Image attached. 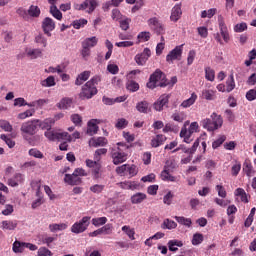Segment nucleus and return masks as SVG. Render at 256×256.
<instances>
[{
  "label": "nucleus",
  "mask_w": 256,
  "mask_h": 256,
  "mask_svg": "<svg viewBox=\"0 0 256 256\" xmlns=\"http://www.w3.org/2000/svg\"><path fill=\"white\" fill-rule=\"evenodd\" d=\"M127 149L129 146L125 143L118 142L117 146L111 149L112 163L114 165H121L127 161Z\"/></svg>",
  "instance_id": "obj_1"
},
{
  "label": "nucleus",
  "mask_w": 256,
  "mask_h": 256,
  "mask_svg": "<svg viewBox=\"0 0 256 256\" xmlns=\"http://www.w3.org/2000/svg\"><path fill=\"white\" fill-rule=\"evenodd\" d=\"M50 13L58 21H61L63 19V14L60 10L57 9V5L50 6Z\"/></svg>",
  "instance_id": "obj_42"
},
{
  "label": "nucleus",
  "mask_w": 256,
  "mask_h": 256,
  "mask_svg": "<svg viewBox=\"0 0 256 256\" xmlns=\"http://www.w3.org/2000/svg\"><path fill=\"white\" fill-rule=\"evenodd\" d=\"M38 256H53V252L47 247H40L37 252Z\"/></svg>",
  "instance_id": "obj_62"
},
{
  "label": "nucleus",
  "mask_w": 256,
  "mask_h": 256,
  "mask_svg": "<svg viewBox=\"0 0 256 256\" xmlns=\"http://www.w3.org/2000/svg\"><path fill=\"white\" fill-rule=\"evenodd\" d=\"M137 173H139V170L137 169L136 165L127 164L126 175H129V177H135Z\"/></svg>",
  "instance_id": "obj_45"
},
{
  "label": "nucleus",
  "mask_w": 256,
  "mask_h": 256,
  "mask_svg": "<svg viewBox=\"0 0 256 256\" xmlns=\"http://www.w3.org/2000/svg\"><path fill=\"white\" fill-rule=\"evenodd\" d=\"M215 190L218 193V197H221V199H225V197H227V190H225L223 184H217L215 186Z\"/></svg>",
  "instance_id": "obj_47"
},
{
  "label": "nucleus",
  "mask_w": 256,
  "mask_h": 256,
  "mask_svg": "<svg viewBox=\"0 0 256 256\" xmlns=\"http://www.w3.org/2000/svg\"><path fill=\"white\" fill-rule=\"evenodd\" d=\"M98 6L99 3L97 2V0H85L81 4L75 3L74 9L76 11H86V13L91 14L93 13V11H95V9H97Z\"/></svg>",
  "instance_id": "obj_7"
},
{
  "label": "nucleus",
  "mask_w": 256,
  "mask_h": 256,
  "mask_svg": "<svg viewBox=\"0 0 256 256\" xmlns=\"http://www.w3.org/2000/svg\"><path fill=\"white\" fill-rule=\"evenodd\" d=\"M173 197H175V194H173L171 191H168L167 194L163 197V204L171 205V203H173Z\"/></svg>",
  "instance_id": "obj_58"
},
{
  "label": "nucleus",
  "mask_w": 256,
  "mask_h": 256,
  "mask_svg": "<svg viewBox=\"0 0 256 256\" xmlns=\"http://www.w3.org/2000/svg\"><path fill=\"white\" fill-rule=\"evenodd\" d=\"M145 199H147V194L143 192H137L131 196L130 201L133 205H139L143 203Z\"/></svg>",
  "instance_id": "obj_22"
},
{
  "label": "nucleus",
  "mask_w": 256,
  "mask_h": 256,
  "mask_svg": "<svg viewBox=\"0 0 256 256\" xmlns=\"http://www.w3.org/2000/svg\"><path fill=\"white\" fill-rule=\"evenodd\" d=\"M102 235H111L113 233V224H106L100 228Z\"/></svg>",
  "instance_id": "obj_55"
},
{
  "label": "nucleus",
  "mask_w": 256,
  "mask_h": 256,
  "mask_svg": "<svg viewBox=\"0 0 256 256\" xmlns=\"http://www.w3.org/2000/svg\"><path fill=\"white\" fill-rule=\"evenodd\" d=\"M215 13H217V9L216 8H210L209 10H203L201 12V18L202 19H211Z\"/></svg>",
  "instance_id": "obj_44"
},
{
  "label": "nucleus",
  "mask_w": 256,
  "mask_h": 256,
  "mask_svg": "<svg viewBox=\"0 0 256 256\" xmlns=\"http://www.w3.org/2000/svg\"><path fill=\"white\" fill-rule=\"evenodd\" d=\"M129 125V121L125 118H119L115 124L116 129H125Z\"/></svg>",
  "instance_id": "obj_61"
},
{
  "label": "nucleus",
  "mask_w": 256,
  "mask_h": 256,
  "mask_svg": "<svg viewBox=\"0 0 256 256\" xmlns=\"http://www.w3.org/2000/svg\"><path fill=\"white\" fill-rule=\"evenodd\" d=\"M202 99H206V101H215V99H217V91L213 89L202 90Z\"/></svg>",
  "instance_id": "obj_26"
},
{
  "label": "nucleus",
  "mask_w": 256,
  "mask_h": 256,
  "mask_svg": "<svg viewBox=\"0 0 256 256\" xmlns=\"http://www.w3.org/2000/svg\"><path fill=\"white\" fill-rule=\"evenodd\" d=\"M243 171L248 177H253V175H255V170L251 163H244Z\"/></svg>",
  "instance_id": "obj_46"
},
{
  "label": "nucleus",
  "mask_w": 256,
  "mask_h": 256,
  "mask_svg": "<svg viewBox=\"0 0 256 256\" xmlns=\"http://www.w3.org/2000/svg\"><path fill=\"white\" fill-rule=\"evenodd\" d=\"M218 25L220 29V34L224 39L225 43H229V31L227 30V25L225 24V18L223 16H218Z\"/></svg>",
  "instance_id": "obj_13"
},
{
  "label": "nucleus",
  "mask_w": 256,
  "mask_h": 256,
  "mask_svg": "<svg viewBox=\"0 0 256 256\" xmlns=\"http://www.w3.org/2000/svg\"><path fill=\"white\" fill-rule=\"evenodd\" d=\"M167 141V137L163 134H158L151 140V146L154 148L161 147Z\"/></svg>",
  "instance_id": "obj_27"
},
{
  "label": "nucleus",
  "mask_w": 256,
  "mask_h": 256,
  "mask_svg": "<svg viewBox=\"0 0 256 256\" xmlns=\"http://www.w3.org/2000/svg\"><path fill=\"white\" fill-rule=\"evenodd\" d=\"M23 181V175L16 174L13 178L8 179V185L10 187H17L19 183Z\"/></svg>",
  "instance_id": "obj_39"
},
{
  "label": "nucleus",
  "mask_w": 256,
  "mask_h": 256,
  "mask_svg": "<svg viewBox=\"0 0 256 256\" xmlns=\"http://www.w3.org/2000/svg\"><path fill=\"white\" fill-rule=\"evenodd\" d=\"M137 39V43H145L151 39V33L147 31L140 32L137 36Z\"/></svg>",
  "instance_id": "obj_43"
},
{
  "label": "nucleus",
  "mask_w": 256,
  "mask_h": 256,
  "mask_svg": "<svg viewBox=\"0 0 256 256\" xmlns=\"http://www.w3.org/2000/svg\"><path fill=\"white\" fill-rule=\"evenodd\" d=\"M54 123H55V120L53 118H47L44 121L38 120V127H41L42 129H46V131H49L51 127H53Z\"/></svg>",
  "instance_id": "obj_31"
},
{
  "label": "nucleus",
  "mask_w": 256,
  "mask_h": 256,
  "mask_svg": "<svg viewBox=\"0 0 256 256\" xmlns=\"http://www.w3.org/2000/svg\"><path fill=\"white\" fill-rule=\"evenodd\" d=\"M3 231H15L17 229V220H4L1 223Z\"/></svg>",
  "instance_id": "obj_23"
},
{
  "label": "nucleus",
  "mask_w": 256,
  "mask_h": 256,
  "mask_svg": "<svg viewBox=\"0 0 256 256\" xmlns=\"http://www.w3.org/2000/svg\"><path fill=\"white\" fill-rule=\"evenodd\" d=\"M107 155V149L106 148H100L97 149L94 153V159L95 161H101V156Z\"/></svg>",
  "instance_id": "obj_60"
},
{
  "label": "nucleus",
  "mask_w": 256,
  "mask_h": 256,
  "mask_svg": "<svg viewBox=\"0 0 256 256\" xmlns=\"http://www.w3.org/2000/svg\"><path fill=\"white\" fill-rule=\"evenodd\" d=\"M126 89L132 93H135V91H139V84L133 80H129L126 84Z\"/></svg>",
  "instance_id": "obj_48"
},
{
  "label": "nucleus",
  "mask_w": 256,
  "mask_h": 256,
  "mask_svg": "<svg viewBox=\"0 0 256 256\" xmlns=\"http://www.w3.org/2000/svg\"><path fill=\"white\" fill-rule=\"evenodd\" d=\"M174 219L179 223L180 225H184V227H191L193 225V222L191 221V218H185L183 216H175Z\"/></svg>",
  "instance_id": "obj_38"
},
{
  "label": "nucleus",
  "mask_w": 256,
  "mask_h": 256,
  "mask_svg": "<svg viewBox=\"0 0 256 256\" xmlns=\"http://www.w3.org/2000/svg\"><path fill=\"white\" fill-rule=\"evenodd\" d=\"M123 233L131 239V241H135V229L131 228V226L125 225L122 227Z\"/></svg>",
  "instance_id": "obj_40"
},
{
  "label": "nucleus",
  "mask_w": 256,
  "mask_h": 256,
  "mask_svg": "<svg viewBox=\"0 0 256 256\" xmlns=\"http://www.w3.org/2000/svg\"><path fill=\"white\" fill-rule=\"evenodd\" d=\"M235 197H240L242 203H249V198L247 197V192L243 188H237L234 192Z\"/></svg>",
  "instance_id": "obj_34"
},
{
  "label": "nucleus",
  "mask_w": 256,
  "mask_h": 256,
  "mask_svg": "<svg viewBox=\"0 0 256 256\" xmlns=\"http://www.w3.org/2000/svg\"><path fill=\"white\" fill-rule=\"evenodd\" d=\"M171 165H173L172 161H166L164 170L161 172V179L162 181H170L171 183H175V181H177V177L171 175Z\"/></svg>",
  "instance_id": "obj_10"
},
{
  "label": "nucleus",
  "mask_w": 256,
  "mask_h": 256,
  "mask_svg": "<svg viewBox=\"0 0 256 256\" xmlns=\"http://www.w3.org/2000/svg\"><path fill=\"white\" fill-rule=\"evenodd\" d=\"M80 137L81 133H79V131H75L72 135H70L68 132H63V141H66L67 143L77 141V139Z\"/></svg>",
  "instance_id": "obj_30"
},
{
  "label": "nucleus",
  "mask_w": 256,
  "mask_h": 256,
  "mask_svg": "<svg viewBox=\"0 0 256 256\" xmlns=\"http://www.w3.org/2000/svg\"><path fill=\"white\" fill-rule=\"evenodd\" d=\"M13 253H23L25 251V242L19 240L14 241L12 244Z\"/></svg>",
  "instance_id": "obj_35"
},
{
  "label": "nucleus",
  "mask_w": 256,
  "mask_h": 256,
  "mask_svg": "<svg viewBox=\"0 0 256 256\" xmlns=\"http://www.w3.org/2000/svg\"><path fill=\"white\" fill-rule=\"evenodd\" d=\"M187 125H189V121H186L184 127L181 129L180 137L184 143H191L193 141V134L187 129Z\"/></svg>",
  "instance_id": "obj_16"
},
{
  "label": "nucleus",
  "mask_w": 256,
  "mask_h": 256,
  "mask_svg": "<svg viewBox=\"0 0 256 256\" xmlns=\"http://www.w3.org/2000/svg\"><path fill=\"white\" fill-rule=\"evenodd\" d=\"M45 73H58V75H61V73H65V64H60L56 67L50 66L45 70Z\"/></svg>",
  "instance_id": "obj_37"
},
{
  "label": "nucleus",
  "mask_w": 256,
  "mask_h": 256,
  "mask_svg": "<svg viewBox=\"0 0 256 256\" xmlns=\"http://www.w3.org/2000/svg\"><path fill=\"white\" fill-rule=\"evenodd\" d=\"M181 15H183V12L181 11V5L176 4L172 8V12H171V15H170V20L174 21V23H177V20L181 19Z\"/></svg>",
  "instance_id": "obj_24"
},
{
  "label": "nucleus",
  "mask_w": 256,
  "mask_h": 256,
  "mask_svg": "<svg viewBox=\"0 0 256 256\" xmlns=\"http://www.w3.org/2000/svg\"><path fill=\"white\" fill-rule=\"evenodd\" d=\"M42 29L45 35L51 37V31H55V21L49 17H46L42 22Z\"/></svg>",
  "instance_id": "obj_14"
},
{
  "label": "nucleus",
  "mask_w": 256,
  "mask_h": 256,
  "mask_svg": "<svg viewBox=\"0 0 256 256\" xmlns=\"http://www.w3.org/2000/svg\"><path fill=\"white\" fill-rule=\"evenodd\" d=\"M99 123H101V120L99 119H92L88 122L87 125V134L88 135H97V131H99Z\"/></svg>",
  "instance_id": "obj_17"
},
{
  "label": "nucleus",
  "mask_w": 256,
  "mask_h": 256,
  "mask_svg": "<svg viewBox=\"0 0 256 256\" xmlns=\"http://www.w3.org/2000/svg\"><path fill=\"white\" fill-rule=\"evenodd\" d=\"M163 225L165 229H177V222L170 220V219H165L163 221Z\"/></svg>",
  "instance_id": "obj_56"
},
{
  "label": "nucleus",
  "mask_w": 256,
  "mask_h": 256,
  "mask_svg": "<svg viewBox=\"0 0 256 256\" xmlns=\"http://www.w3.org/2000/svg\"><path fill=\"white\" fill-rule=\"evenodd\" d=\"M167 245H168L169 251H172L173 253H175L179 251L178 247H183V241L174 239V240L168 241Z\"/></svg>",
  "instance_id": "obj_29"
},
{
  "label": "nucleus",
  "mask_w": 256,
  "mask_h": 256,
  "mask_svg": "<svg viewBox=\"0 0 256 256\" xmlns=\"http://www.w3.org/2000/svg\"><path fill=\"white\" fill-rule=\"evenodd\" d=\"M99 43V38L96 36H92L89 38H86L82 42V47H86L87 49H93V47H97V44Z\"/></svg>",
  "instance_id": "obj_25"
},
{
  "label": "nucleus",
  "mask_w": 256,
  "mask_h": 256,
  "mask_svg": "<svg viewBox=\"0 0 256 256\" xmlns=\"http://www.w3.org/2000/svg\"><path fill=\"white\" fill-rule=\"evenodd\" d=\"M89 225H91V217L84 216L79 221H76L70 228L71 233L75 235H80V233H85L87 229H89Z\"/></svg>",
  "instance_id": "obj_5"
},
{
  "label": "nucleus",
  "mask_w": 256,
  "mask_h": 256,
  "mask_svg": "<svg viewBox=\"0 0 256 256\" xmlns=\"http://www.w3.org/2000/svg\"><path fill=\"white\" fill-rule=\"evenodd\" d=\"M149 57H151V49L149 48H144L143 52L137 54L134 57V61L141 67L149 61Z\"/></svg>",
  "instance_id": "obj_12"
},
{
  "label": "nucleus",
  "mask_w": 256,
  "mask_h": 256,
  "mask_svg": "<svg viewBox=\"0 0 256 256\" xmlns=\"http://www.w3.org/2000/svg\"><path fill=\"white\" fill-rule=\"evenodd\" d=\"M26 55L30 59H39V57H43V50L40 48L26 49Z\"/></svg>",
  "instance_id": "obj_28"
},
{
  "label": "nucleus",
  "mask_w": 256,
  "mask_h": 256,
  "mask_svg": "<svg viewBox=\"0 0 256 256\" xmlns=\"http://www.w3.org/2000/svg\"><path fill=\"white\" fill-rule=\"evenodd\" d=\"M85 25H87V19L85 18L74 20L72 23V26L74 27V29H81L85 27Z\"/></svg>",
  "instance_id": "obj_50"
},
{
  "label": "nucleus",
  "mask_w": 256,
  "mask_h": 256,
  "mask_svg": "<svg viewBox=\"0 0 256 256\" xmlns=\"http://www.w3.org/2000/svg\"><path fill=\"white\" fill-rule=\"evenodd\" d=\"M203 243V234L196 233L192 238V245H201Z\"/></svg>",
  "instance_id": "obj_59"
},
{
  "label": "nucleus",
  "mask_w": 256,
  "mask_h": 256,
  "mask_svg": "<svg viewBox=\"0 0 256 256\" xmlns=\"http://www.w3.org/2000/svg\"><path fill=\"white\" fill-rule=\"evenodd\" d=\"M183 55V44L176 46L166 56L167 63H173V61H181Z\"/></svg>",
  "instance_id": "obj_9"
},
{
  "label": "nucleus",
  "mask_w": 256,
  "mask_h": 256,
  "mask_svg": "<svg viewBox=\"0 0 256 256\" xmlns=\"http://www.w3.org/2000/svg\"><path fill=\"white\" fill-rule=\"evenodd\" d=\"M235 89V77L233 74H230L228 79L226 80V92L231 93Z\"/></svg>",
  "instance_id": "obj_41"
},
{
  "label": "nucleus",
  "mask_w": 256,
  "mask_h": 256,
  "mask_svg": "<svg viewBox=\"0 0 256 256\" xmlns=\"http://www.w3.org/2000/svg\"><path fill=\"white\" fill-rule=\"evenodd\" d=\"M148 25L158 35H163V33H165V25H163V23H161L157 17L150 18L148 20Z\"/></svg>",
  "instance_id": "obj_11"
},
{
  "label": "nucleus",
  "mask_w": 256,
  "mask_h": 256,
  "mask_svg": "<svg viewBox=\"0 0 256 256\" xmlns=\"http://www.w3.org/2000/svg\"><path fill=\"white\" fill-rule=\"evenodd\" d=\"M241 171V162H235V164L231 168V173L233 177H237Z\"/></svg>",
  "instance_id": "obj_63"
},
{
  "label": "nucleus",
  "mask_w": 256,
  "mask_h": 256,
  "mask_svg": "<svg viewBox=\"0 0 256 256\" xmlns=\"http://www.w3.org/2000/svg\"><path fill=\"white\" fill-rule=\"evenodd\" d=\"M165 74L161 70H156L149 79L147 83L148 89H155V87H166Z\"/></svg>",
  "instance_id": "obj_4"
},
{
  "label": "nucleus",
  "mask_w": 256,
  "mask_h": 256,
  "mask_svg": "<svg viewBox=\"0 0 256 256\" xmlns=\"http://www.w3.org/2000/svg\"><path fill=\"white\" fill-rule=\"evenodd\" d=\"M69 227V223L68 222H64V223H52L48 226L49 231L51 233H57V231H65L66 229H68Z\"/></svg>",
  "instance_id": "obj_21"
},
{
  "label": "nucleus",
  "mask_w": 256,
  "mask_h": 256,
  "mask_svg": "<svg viewBox=\"0 0 256 256\" xmlns=\"http://www.w3.org/2000/svg\"><path fill=\"white\" fill-rule=\"evenodd\" d=\"M169 103V95L163 94L161 95L158 100L154 103L155 111H163V107Z\"/></svg>",
  "instance_id": "obj_19"
},
{
  "label": "nucleus",
  "mask_w": 256,
  "mask_h": 256,
  "mask_svg": "<svg viewBox=\"0 0 256 256\" xmlns=\"http://www.w3.org/2000/svg\"><path fill=\"white\" fill-rule=\"evenodd\" d=\"M106 223L107 217H99L92 219V225H94V227H101V225H106Z\"/></svg>",
  "instance_id": "obj_52"
},
{
  "label": "nucleus",
  "mask_w": 256,
  "mask_h": 256,
  "mask_svg": "<svg viewBox=\"0 0 256 256\" xmlns=\"http://www.w3.org/2000/svg\"><path fill=\"white\" fill-rule=\"evenodd\" d=\"M28 14L30 15V17H39V15H41V10L39 9V7L32 5L28 10Z\"/></svg>",
  "instance_id": "obj_57"
},
{
  "label": "nucleus",
  "mask_w": 256,
  "mask_h": 256,
  "mask_svg": "<svg viewBox=\"0 0 256 256\" xmlns=\"http://www.w3.org/2000/svg\"><path fill=\"white\" fill-rule=\"evenodd\" d=\"M118 187L120 189L129 190V191H135L139 189V182L135 181H124L117 183Z\"/></svg>",
  "instance_id": "obj_18"
},
{
  "label": "nucleus",
  "mask_w": 256,
  "mask_h": 256,
  "mask_svg": "<svg viewBox=\"0 0 256 256\" xmlns=\"http://www.w3.org/2000/svg\"><path fill=\"white\" fill-rule=\"evenodd\" d=\"M195 101H197V94L192 93L190 98L184 100L181 103V107H183V109H189V107H191L192 105H195Z\"/></svg>",
  "instance_id": "obj_33"
},
{
  "label": "nucleus",
  "mask_w": 256,
  "mask_h": 256,
  "mask_svg": "<svg viewBox=\"0 0 256 256\" xmlns=\"http://www.w3.org/2000/svg\"><path fill=\"white\" fill-rule=\"evenodd\" d=\"M246 99L247 101H255L256 89H250L248 92H246Z\"/></svg>",
  "instance_id": "obj_64"
},
{
  "label": "nucleus",
  "mask_w": 256,
  "mask_h": 256,
  "mask_svg": "<svg viewBox=\"0 0 256 256\" xmlns=\"http://www.w3.org/2000/svg\"><path fill=\"white\" fill-rule=\"evenodd\" d=\"M72 123L76 125V127H81V124L83 123V118L79 114H72L70 117Z\"/></svg>",
  "instance_id": "obj_54"
},
{
  "label": "nucleus",
  "mask_w": 256,
  "mask_h": 256,
  "mask_svg": "<svg viewBox=\"0 0 256 256\" xmlns=\"http://www.w3.org/2000/svg\"><path fill=\"white\" fill-rule=\"evenodd\" d=\"M87 172L83 168H77L72 174H66L64 181L68 185H79L81 183V177H86Z\"/></svg>",
  "instance_id": "obj_6"
},
{
  "label": "nucleus",
  "mask_w": 256,
  "mask_h": 256,
  "mask_svg": "<svg viewBox=\"0 0 256 256\" xmlns=\"http://www.w3.org/2000/svg\"><path fill=\"white\" fill-rule=\"evenodd\" d=\"M201 125L207 131H217V129L223 127V118L221 115H217V113H212L210 118H205L201 121Z\"/></svg>",
  "instance_id": "obj_2"
},
{
  "label": "nucleus",
  "mask_w": 256,
  "mask_h": 256,
  "mask_svg": "<svg viewBox=\"0 0 256 256\" xmlns=\"http://www.w3.org/2000/svg\"><path fill=\"white\" fill-rule=\"evenodd\" d=\"M42 87H55V77L49 76L41 82Z\"/></svg>",
  "instance_id": "obj_51"
},
{
  "label": "nucleus",
  "mask_w": 256,
  "mask_h": 256,
  "mask_svg": "<svg viewBox=\"0 0 256 256\" xmlns=\"http://www.w3.org/2000/svg\"><path fill=\"white\" fill-rule=\"evenodd\" d=\"M91 77V72L90 71H84L78 75L75 81V85H83L85 81H87Z\"/></svg>",
  "instance_id": "obj_32"
},
{
  "label": "nucleus",
  "mask_w": 256,
  "mask_h": 256,
  "mask_svg": "<svg viewBox=\"0 0 256 256\" xmlns=\"http://www.w3.org/2000/svg\"><path fill=\"white\" fill-rule=\"evenodd\" d=\"M44 136L48 141H63V132H57L55 130H46Z\"/></svg>",
  "instance_id": "obj_15"
},
{
  "label": "nucleus",
  "mask_w": 256,
  "mask_h": 256,
  "mask_svg": "<svg viewBox=\"0 0 256 256\" xmlns=\"http://www.w3.org/2000/svg\"><path fill=\"white\" fill-rule=\"evenodd\" d=\"M108 141L105 137H98V138H91L89 140V146L90 147H105L107 145Z\"/></svg>",
  "instance_id": "obj_20"
},
{
  "label": "nucleus",
  "mask_w": 256,
  "mask_h": 256,
  "mask_svg": "<svg viewBox=\"0 0 256 256\" xmlns=\"http://www.w3.org/2000/svg\"><path fill=\"white\" fill-rule=\"evenodd\" d=\"M136 109L139 113H149V111H151V107H149V103L147 101L138 102Z\"/></svg>",
  "instance_id": "obj_36"
},
{
  "label": "nucleus",
  "mask_w": 256,
  "mask_h": 256,
  "mask_svg": "<svg viewBox=\"0 0 256 256\" xmlns=\"http://www.w3.org/2000/svg\"><path fill=\"white\" fill-rule=\"evenodd\" d=\"M205 77L207 81H215V70L211 69V67L205 68Z\"/></svg>",
  "instance_id": "obj_53"
},
{
  "label": "nucleus",
  "mask_w": 256,
  "mask_h": 256,
  "mask_svg": "<svg viewBox=\"0 0 256 256\" xmlns=\"http://www.w3.org/2000/svg\"><path fill=\"white\" fill-rule=\"evenodd\" d=\"M34 41L35 43H37V45H41L42 47H47V39L45 36H43V34L36 35Z\"/></svg>",
  "instance_id": "obj_49"
},
{
  "label": "nucleus",
  "mask_w": 256,
  "mask_h": 256,
  "mask_svg": "<svg viewBox=\"0 0 256 256\" xmlns=\"http://www.w3.org/2000/svg\"><path fill=\"white\" fill-rule=\"evenodd\" d=\"M101 81L98 76L90 79L83 87L80 93L81 99H91L94 95H97V84Z\"/></svg>",
  "instance_id": "obj_3"
},
{
  "label": "nucleus",
  "mask_w": 256,
  "mask_h": 256,
  "mask_svg": "<svg viewBox=\"0 0 256 256\" xmlns=\"http://www.w3.org/2000/svg\"><path fill=\"white\" fill-rule=\"evenodd\" d=\"M39 128V120H33L24 122L21 126L22 133H26V135H35L37 133V129Z\"/></svg>",
  "instance_id": "obj_8"
}]
</instances>
